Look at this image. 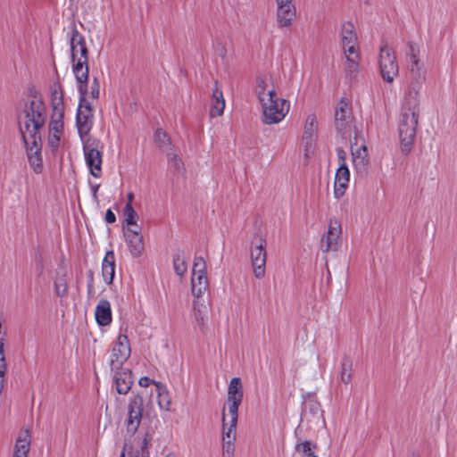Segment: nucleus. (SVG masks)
<instances>
[{
  "label": "nucleus",
  "mask_w": 457,
  "mask_h": 457,
  "mask_svg": "<svg viewBox=\"0 0 457 457\" xmlns=\"http://www.w3.org/2000/svg\"><path fill=\"white\" fill-rule=\"evenodd\" d=\"M193 316L201 331L207 328V306L200 298H195L193 302Z\"/></svg>",
  "instance_id": "5701e85b"
},
{
  "label": "nucleus",
  "mask_w": 457,
  "mask_h": 457,
  "mask_svg": "<svg viewBox=\"0 0 457 457\" xmlns=\"http://www.w3.org/2000/svg\"><path fill=\"white\" fill-rule=\"evenodd\" d=\"M350 180V171L345 163H340L335 176L334 194L337 198L344 195Z\"/></svg>",
  "instance_id": "dca6fc26"
},
{
  "label": "nucleus",
  "mask_w": 457,
  "mask_h": 457,
  "mask_svg": "<svg viewBox=\"0 0 457 457\" xmlns=\"http://www.w3.org/2000/svg\"><path fill=\"white\" fill-rule=\"evenodd\" d=\"M342 47L345 57H351L352 55H360L358 41L355 43L342 45Z\"/></svg>",
  "instance_id": "a19ab883"
},
{
  "label": "nucleus",
  "mask_w": 457,
  "mask_h": 457,
  "mask_svg": "<svg viewBox=\"0 0 457 457\" xmlns=\"http://www.w3.org/2000/svg\"><path fill=\"white\" fill-rule=\"evenodd\" d=\"M70 46L72 63L79 62V61L84 62V63L88 62L87 48L86 46L85 37L76 29H74L71 32Z\"/></svg>",
  "instance_id": "4468645a"
},
{
  "label": "nucleus",
  "mask_w": 457,
  "mask_h": 457,
  "mask_svg": "<svg viewBox=\"0 0 457 457\" xmlns=\"http://www.w3.org/2000/svg\"><path fill=\"white\" fill-rule=\"evenodd\" d=\"M254 93L261 104L265 124H277L285 119L290 110V102L278 96L271 75L257 76Z\"/></svg>",
  "instance_id": "f03ea898"
},
{
  "label": "nucleus",
  "mask_w": 457,
  "mask_h": 457,
  "mask_svg": "<svg viewBox=\"0 0 457 457\" xmlns=\"http://www.w3.org/2000/svg\"><path fill=\"white\" fill-rule=\"evenodd\" d=\"M143 397L137 395H134L129 403L128 406V419H127V430L134 434L141 422L143 411Z\"/></svg>",
  "instance_id": "ddd939ff"
},
{
  "label": "nucleus",
  "mask_w": 457,
  "mask_h": 457,
  "mask_svg": "<svg viewBox=\"0 0 457 457\" xmlns=\"http://www.w3.org/2000/svg\"><path fill=\"white\" fill-rule=\"evenodd\" d=\"M173 267L176 274L179 277H183L187 272V267L183 252H179L175 254L173 258Z\"/></svg>",
  "instance_id": "72a5a7b5"
},
{
  "label": "nucleus",
  "mask_w": 457,
  "mask_h": 457,
  "mask_svg": "<svg viewBox=\"0 0 457 457\" xmlns=\"http://www.w3.org/2000/svg\"><path fill=\"white\" fill-rule=\"evenodd\" d=\"M238 413H222V440L236 441Z\"/></svg>",
  "instance_id": "a211bd4d"
},
{
  "label": "nucleus",
  "mask_w": 457,
  "mask_h": 457,
  "mask_svg": "<svg viewBox=\"0 0 457 457\" xmlns=\"http://www.w3.org/2000/svg\"><path fill=\"white\" fill-rule=\"evenodd\" d=\"M147 446H148V440L146 437H145L142 441V444L140 445L141 448V453L137 454L135 456L130 455L129 457H148V452H147ZM127 449V445H125L124 450L122 451L120 457H125V451Z\"/></svg>",
  "instance_id": "49530a36"
},
{
  "label": "nucleus",
  "mask_w": 457,
  "mask_h": 457,
  "mask_svg": "<svg viewBox=\"0 0 457 457\" xmlns=\"http://www.w3.org/2000/svg\"><path fill=\"white\" fill-rule=\"evenodd\" d=\"M312 443L310 441H303L302 443H299L295 445V449L298 452H302L303 454H305L308 457H313L315 456L312 451Z\"/></svg>",
  "instance_id": "a18cd8bd"
},
{
  "label": "nucleus",
  "mask_w": 457,
  "mask_h": 457,
  "mask_svg": "<svg viewBox=\"0 0 457 457\" xmlns=\"http://www.w3.org/2000/svg\"><path fill=\"white\" fill-rule=\"evenodd\" d=\"M86 163L92 176L100 178L102 175V152L100 142L95 138L82 140Z\"/></svg>",
  "instance_id": "0eeeda50"
},
{
  "label": "nucleus",
  "mask_w": 457,
  "mask_h": 457,
  "mask_svg": "<svg viewBox=\"0 0 457 457\" xmlns=\"http://www.w3.org/2000/svg\"><path fill=\"white\" fill-rule=\"evenodd\" d=\"M378 65L382 79L392 83L399 74V66L394 50L384 44L379 48Z\"/></svg>",
  "instance_id": "423d86ee"
},
{
  "label": "nucleus",
  "mask_w": 457,
  "mask_h": 457,
  "mask_svg": "<svg viewBox=\"0 0 457 457\" xmlns=\"http://www.w3.org/2000/svg\"><path fill=\"white\" fill-rule=\"evenodd\" d=\"M90 187H91L92 196L96 201L97 200V191L100 187V185L99 184H96V185L91 184Z\"/></svg>",
  "instance_id": "864d4df0"
},
{
  "label": "nucleus",
  "mask_w": 457,
  "mask_h": 457,
  "mask_svg": "<svg viewBox=\"0 0 457 457\" xmlns=\"http://www.w3.org/2000/svg\"><path fill=\"white\" fill-rule=\"evenodd\" d=\"M360 55L345 57V71L348 75L355 74L360 69Z\"/></svg>",
  "instance_id": "f704fd0d"
},
{
  "label": "nucleus",
  "mask_w": 457,
  "mask_h": 457,
  "mask_svg": "<svg viewBox=\"0 0 457 457\" xmlns=\"http://www.w3.org/2000/svg\"><path fill=\"white\" fill-rule=\"evenodd\" d=\"M352 156L355 170L359 172L366 171L369 164L367 147L361 145L356 149L352 148Z\"/></svg>",
  "instance_id": "bb28decb"
},
{
  "label": "nucleus",
  "mask_w": 457,
  "mask_h": 457,
  "mask_svg": "<svg viewBox=\"0 0 457 457\" xmlns=\"http://www.w3.org/2000/svg\"><path fill=\"white\" fill-rule=\"evenodd\" d=\"M102 275L106 284H112L115 276V255L108 251L102 262Z\"/></svg>",
  "instance_id": "a878e982"
},
{
  "label": "nucleus",
  "mask_w": 457,
  "mask_h": 457,
  "mask_svg": "<svg viewBox=\"0 0 457 457\" xmlns=\"http://www.w3.org/2000/svg\"><path fill=\"white\" fill-rule=\"evenodd\" d=\"M408 68L411 76V82L403 98H409L411 95L416 100L420 101V92L427 78L425 64L408 66Z\"/></svg>",
  "instance_id": "f8f14e48"
},
{
  "label": "nucleus",
  "mask_w": 457,
  "mask_h": 457,
  "mask_svg": "<svg viewBox=\"0 0 457 457\" xmlns=\"http://www.w3.org/2000/svg\"><path fill=\"white\" fill-rule=\"evenodd\" d=\"M337 155L341 162L340 163H345V152L344 150L340 149L337 151Z\"/></svg>",
  "instance_id": "5fc2aeb1"
},
{
  "label": "nucleus",
  "mask_w": 457,
  "mask_h": 457,
  "mask_svg": "<svg viewBox=\"0 0 457 457\" xmlns=\"http://www.w3.org/2000/svg\"><path fill=\"white\" fill-rule=\"evenodd\" d=\"M62 134L63 133H52L49 131L48 145L52 151H55L58 149Z\"/></svg>",
  "instance_id": "37998d69"
},
{
  "label": "nucleus",
  "mask_w": 457,
  "mask_h": 457,
  "mask_svg": "<svg viewBox=\"0 0 457 457\" xmlns=\"http://www.w3.org/2000/svg\"><path fill=\"white\" fill-rule=\"evenodd\" d=\"M296 18V8L295 5L277 8L276 11V21L278 27L289 28Z\"/></svg>",
  "instance_id": "412c9836"
},
{
  "label": "nucleus",
  "mask_w": 457,
  "mask_h": 457,
  "mask_svg": "<svg viewBox=\"0 0 457 457\" xmlns=\"http://www.w3.org/2000/svg\"><path fill=\"white\" fill-rule=\"evenodd\" d=\"M104 220L107 223H114L115 222L116 217L111 209H108L106 211Z\"/></svg>",
  "instance_id": "8fccbe9b"
},
{
  "label": "nucleus",
  "mask_w": 457,
  "mask_h": 457,
  "mask_svg": "<svg viewBox=\"0 0 457 457\" xmlns=\"http://www.w3.org/2000/svg\"><path fill=\"white\" fill-rule=\"evenodd\" d=\"M235 441L222 440V457H234Z\"/></svg>",
  "instance_id": "79ce46f5"
},
{
  "label": "nucleus",
  "mask_w": 457,
  "mask_h": 457,
  "mask_svg": "<svg viewBox=\"0 0 457 457\" xmlns=\"http://www.w3.org/2000/svg\"><path fill=\"white\" fill-rule=\"evenodd\" d=\"M168 161L169 164L171 168H173L178 172L184 171V163L182 160L175 154L170 153L168 154Z\"/></svg>",
  "instance_id": "ea45409f"
},
{
  "label": "nucleus",
  "mask_w": 457,
  "mask_h": 457,
  "mask_svg": "<svg viewBox=\"0 0 457 457\" xmlns=\"http://www.w3.org/2000/svg\"><path fill=\"white\" fill-rule=\"evenodd\" d=\"M208 287L206 263L203 257H195L191 278V289L195 298H200Z\"/></svg>",
  "instance_id": "6e6552de"
},
{
  "label": "nucleus",
  "mask_w": 457,
  "mask_h": 457,
  "mask_svg": "<svg viewBox=\"0 0 457 457\" xmlns=\"http://www.w3.org/2000/svg\"><path fill=\"white\" fill-rule=\"evenodd\" d=\"M130 355V345L126 335H120L112 349L110 366L112 370H118Z\"/></svg>",
  "instance_id": "1a4fd4ad"
},
{
  "label": "nucleus",
  "mask_w": 457,
  "mask_h": 457,
  "mask_svg": "<svg viewBox=\"0 0 457 457\" xmlns=\"http://www.w3.org/2000/svg\"><path fill=\"white\" fill-rule=\"evenodd\" d=\"M30 449V436L28 430L21 432L16 439L12 457H28Z\"/></svg>",
  "instance_id": "393cba45"
},
{
  "label": "nucleus",
  "mask_w": 457,
  "mask_h": 457,
  "mask_svg": "<svg viewBox=\"0 0 457 457\" xmlns=\"http://www.w3.org/2000/svg\"><path fill=\"white\" fill-rule=\"evenodd\" d=\"M154 139L159 144L160 147H164L170 144V137L162 129H157L154 134Z\"/></svg>",
  "instance_id": "c03bdc74"
},
{
  "label": "nucleus",
  "mask_w": 457,
  "mask_h": 457,
  "mask_svg": "<svg viewBox=\"0 0 457 457\" xmlns=\"http://www.w3.org/2000/svg\"><path fill=\"white\" fill-rule=\"evenodd\" d=\"M93 123L94 115L91 107L88 104L83 105L82 104H79L76 118V125L81 141L91 138L89 137V132L93 127Z\"/></svg>",
  "instance_id": "9b49d317"
},
{
  "label": "nucleus",
  "mask_w": 457,
  "mask_h": 457,
  "mask_svg": "<svg viewBox=\"0 0 457 457\" xmlns=\"http://www.w3.org/2000/svg\"><path fill=\"white\" fill-rule=\"evenodd\" d=\"M127 197H128V203L127 204H130L132 205V202H133V199H134V194L132 192H129L127 195Z\"/></svg>",
  "instance_id": "4d7b16f0"
},
{
  "label": "nucleus",
  "mask_w": 457,
  "mask_h": 457,
  "mask_svg": "<svg viewBox=\"0 0 457 457\" xmlns=\"http://www.w3.org/2000/svg\"><path fill=\"white\" fill-rule=\"evenodd\" d=\"M243 401V385L240 378H231L228 386L227 408L228 414L238 413V407Z\"/></svg>",
  "instance_id": "2eb2a0df"
},
{
  "label": "nucleus",
  "mask_w": 457,
  "mask_h": 457,
  "mask_svg": "<svg viewBox=\"0 0 457 457\" xmlns=\"http://www.w3.org/2000/svg\"><path fill=\"white\" fill-rule=\"evenodd\" d=\"M225 104L223 92L216 83L211 98L210 116L212 118L221 116L225 109Z\"/></svg>",
  "instance_id": "4be33fe9"
},
{
  "label": "nucleus",
  "mask_w": 457,
  "mask_h": 457,
  "mask_svg": "<svg viewBox=\"0 0 457 457\" xmlns=\"http://www.w3.org/2000/svg\"><path fill=\"white\" fill-rule=\"evenodd\" d=\"M157 388L158 395L157 402L158 405L162 410L169 411L171 404V399L166 386L161 382H154Z\"/></svg>",
  "instance_id": "c85d7f7f"
},
{
  "label": "nucleus",
  "mask_w": 457,
  "mask_h": 457,
  "mask_svg": "<svg viewBox=\"0 0 457 457\" xmlns=\"http://www.w3.org/2000/svg\"><path fill=\"white\" fill-rule=\"evenodd\" d=\"M151 383L154 384V381L150 379L148 377H142L138 381V384L144 387L149 386Z\"/></svg>",
  "instance_id": "3c124183"
},
{
  "label": "nucleus",
  "mask_w": 457,
  "mask_h": 457,
  "mask_svg": "<svg viewBox=\"0 0 457 457\" xmlns=\"http://www.w3.org/2000/svg\"><path fill=\"white\" fill-rule=\"evenodd\" d=\"M277 8L295 5L294 0H276Z\"/></svg>",
  "instance_id": "09e8293b"
},
{
  "label": "nucleus",
  "mask_w": 457,
  "mask_h": 457,
  "mask_svg": "<svg viewBox=\"0 0 457 457\" xmlns=\"http://www.w3.org/2000/svg\"><path fill=\"white\" fill-rule=\"evenodd\" d=\"M358 41L357 35L354 31V26L352 22H345L341 29V44L347 45Z\"/></svg>",
  "instance_id": "7c9ffc66"
},
{
  "label": "nucleus",
  "mask_w": 457,
  "mask_h": 457,
  "mask_svg": "<svg viewBox=\"0 0 457 457\" xmlns=\"http://www.w3.org/2000/svg\"><path fill=\"white\" fill-rule=\"evenodd\" d=\"M124 237L131 255L133 257L141 256L145 250L142 234H137L133 231H124Z\"/></svg>",
  "instance_id": "6ab92c4d"
},
{
  "label": "nucleus",
  "mask_w": 457,
  "mask_h": 457,
  "mask_svg": "<svg viewBox=\"0 0 457 457\" xmlns=\"http://www.w3.org/2000/svg\"><path fill=\"white\" fill-rule=\"evenodd\" d=\"M87 292L91 294L93 292V274L90 273V281L87 285Z\"/></svg>",
  "instance_id": "6e6d98bb"
},
{
  "label": "nucleus",
  "mask_w": 457,
  "mask_h": 457,
  "mask_svg": "<svg viewBox=\"0 0 457 457\" xmlns=\"http://www.w3.org/2000/svg\"><path fill=\"white\" fill-rule=\"evenodd\" d=\"M408 66L424 64L420 59V46L415 42H409L406 51Z\"/></svg>",
  "instance_id": "cd10ccee"
},
{
  "label": "nucleus",
  "mask_w": 457,
  "mask_h": 457,
  "mask_svg": "<svg viewBox=\"0 0 457 457\" xmlns=\"http://www.w3.org/2000/svg\"><path fill=\"white\" fill-rule=\"evenodd\" d=\"M46 120V105L40 97L28 99L19 115V127L29 163L37 174L43 171L40 129Z\"/></svg>",
  "instance_id": "f257e3e1"
},
{
  "label": "nucleus",
  "mask_w": 457,
  "mask_h": 457,
  "mask_svg": "<svg viewBox=\"0 0 457 457\" xmlns=\"http://www.w3.org/2000/svg\"><path fill=\"white\" fill-rule=\"evenodd\" d=\"M266 245L265 237L258 234H255L251 241L250 260L253 274L258 279L265 276L267 260Z\"/></svg>",
  "instance_id": "39448f33"
},
{
  "label": "nucleus",
  "mask_w": 457,
  "mask_h": 457,
  "mask_svg": "<svg viewBox=\"0 0 457 457\" xmlns=\"http://www.w3.org/2000/svg\"><path fill=\"white\" fill-rule=\"evenodd\" d=\"M124 231H133L141 234V227L136 222V225H128Z\"/></svg>",
  "instance_id": "603ef678"
},
{
  "label": "nucleus",
  "mask_w": 457,
  "mask_h": 457,
  "mask_svg": "<svg viewBox=\"0 0 457 457\" xmlns=\"http://www.w3.org/2000/svg\"><path fill=\"white\" fill-rule=\"evenodd\" d=\"M317 130V120L316 117L312 114L309 115L305 120L303 127V139L306 144L312 145L315 138Z\"/></svg>",
  "instance_id": "c756f323"
},
{
  "label": "nucleus",
  "mask_w": 457,
  "mask_h": 457,
  "mask_svg": "<svg viewBox=\"0 0 457 457\" xmlns=\"http://www.w3.org/2000/svg\"><path fill=\"white\" fill-rule=\"evenodd\" d=\"M366 4H369L371 0H363Z\"/></svg>",
  "instance_id": "052dcab7"
},
{
  "label": "nucleus",
  "mask_w": 457,
  "mask_h": 457,
  "mask_svg": "<svg viewBox=\"0 0 457 457\" xmlns=\"http://www.w3.org/2000/svg\"><path fill=\"white\" fill-rule=\"evenodd\" d=\"M4 343L3 342V339H0V394L2 393V390L4 388V375L7 369L4 352Z\"/></svg>",
  "instance_id": "4c0bfd02"
},
{
  "label": "nucleus",
  "mask_w": 457,
  "mask_h": 457,
  "mask_svg": "<svg viewBox=\"0 0 457 457\" xmlns=\"http://www.w3.org/2000/svg\"><path fill=\"white\" fill-rule=\"evenodd\" d=\"M420 114V101L411 95L409 98H403L398 122V132L401 151L404 154L411 153Z\"/></svg>",
  "instance_id": "7ed1b4c3"
},
{
  "label": "nucleus",
  "mask_w": 457,
  "mask_h": 457,
  "mask_svg": "<svg viewBox=\"0 0 457 457\" xmlns=\"http://www.w3.org/2000/svg\"><path fill=\"white\" fill-rule=\"evenodd\" d=\"M100 94V82L97 78H93L90 85V90L87 89V94L85 96H81V101L85 100L87 96H90L91 98L96 100L99 98Z\"/></svg>",
  "instance_id": "58836bf2"
},
{
  "label": "nucleus",
  "mask_w": 457,
  "mask_h": 457,
  "mask_svg": "<svg viewBox=\"0 0 457 457\" xmlns=\"http://www.w3.org/2000/svg\"><path fill=\"white\" fill-rule=\"evenodd\" d=\"M335 127L344 139L351 138L354 134V144H357L356 127L351 108L345 100H340L335 110Z\"/></svg>",
  "instance_id": "20e7f679"
},
{
  "label": "nucleus",
  "mask_w": 457,
  "mask_h": 457,
  "mask_svg": "<svg viewBox=\"0 0 457 457\" xmlns=\"http://www.w3.org/2000/svg\"><path fill=\"white\" fill-rule=\"evenodd\" d=\"M96 320L100 326H107L112 321V310L110 303L102 299L97 303L95 311Z\"/></svg>",
  "instance_id": "b1692460"
},
{
  "label": "nucleus",
  "mask_w": 457,
  "mask_h": 457,
  "mask_svg": "<svg viewBox=\"0 0 457 457\" xmlns=\"http://www.w3.org/2000/svg\"><path fill=\"white\" fill-rule=\"evenodd\" d=\"M124 222L128 225H136L138 215L130 204H127L123 209Z\"/></svg>",
  "instance_id": "e433bc0d"
},
{
  "label": "nucleus",
  "mask_w": 457,
  "mask_h": 457,
  "mask_svg": "<svg viewBox=\"0 0 457 457\" xmlns=\"http://www.w3.org/2000/svg\"><path fill=\"white\" fill-rule=\"evenodd\" d=\"M116 390L120 395H126L133 384L132 373L128 369L113 370Z\"/></svg>",
  "instance_id": "f3484780"
},
{
  "label": "nucleus",
  "mask_w": 457,
  "mask_h": 457,
  "mask_svg": "<svg viewBox=\"0 0 457 457\" xmlns=\"http://www.w3.org/2000/svg\"><path fill=\"white\" fill-rule=\"evenodd\" d=\"M341 381L349 384L353 377V361L349 356H345L341 361Z\"/></svg>",
  "instance_id": "2f4dec72"
},
{
  "label": "nucleus",
  "mask_w": 457,
  "mask_h": 457,
  "mask_svg": "<svg viewBox=\"0 0 457 457\" xmlns=\"http://www.w3.org/2000/svg\"><path fill=\"white\" fill-rule=\"evenodd\" d=\"M342 228L340 221L336 219H330L328 221V231L321 239L320 248L324 253L337 251L340 246V236Z\"/></svg>",
  "instance_id": "9d476101"
},
{
  "label": "nucleus",
  "mask_w": 457,
  "mask_h": 457,
  "mask_svg": "<svg viewBox=\"0 0 457 457\" xmlns=\"http://www.w3.org/2000/svg\"><path fill=\"white\" fill-rule=\"evenodd\" d=\"M217 52L220 56H224L226 54V49L222 46L217 50Z\"/></svg>",
  "instance_id": "13d9d810"
},
{
  "label": "nucleus",
  "mask_w": 457,
  "mask_h": 457,
  "mask_svg": "<svg viewBox=\"0 0 457 457\" xmlns=\"http://www.w3.org/2000/svg\"><path fill=\"white\" fill-rule=\"evenodd\" d=\"M52 114H64V104L62 93L60 90L54 89L52 93Z\"/></svg>",
  "instance_id": "473e14b6"
},
{
  "label": "nucleus",
  "mask_w": 457,
  "mask_h": 457,
  "mask_svg": "<svg viewBox=\"0 0 457 457\" xmlns=\"http://www.w3.org/2000/svg\"><path fill=\"white\" fill-rule=\"evenodd\" d=\"M63 115L52 114L49 123V131L52 133H63Z\"/></svg>",
  "instance_id": "c9c22d12"
},
{
  "label": "nucleus",
  "mask_w": 457,
  "mask_h": 457,
  "mask_svg": "<svg viewBox=\"0 0 457 457\" xmlns=\"http://www.w3.org/2000/svg\"><path fill=\"white\" fill-rule=\"evenodd\" d=\"M72 71L78 83V90L80 96H85L87 94V83L88 80L87 62L84 63V62L79 61V62L72 63Z\"/></svg>",
  "instance_id": "aec40b11"
},
{
  "label": "nucleus",
  "mask_w": 457,
  "mask_h": 457,
  "mask_svg": "<svg viewBox=\"0 0 457 457\" xmlns=\"http://www.w3.org/2000/svg\"><path fill=\"white\" fill-rule=\"evenodd\" d=\"M55 292L61 297L67 294V284L64 279L60 278L55 282Z\"/></svg>",
  "instance_id": "de8ad7c7"
},
{
  "label": "nucleus",
  "mask_w": 457,
  "mask_h": 457,
  "mask_svg": "<svg viewBox=\"0 0 457 457\" xmlns=\"http://www.w3.org/2000/svg\"><path fill=\"white\" fill-rule=\"evenodd\" d=\"M165 457H178V456L174 453H170Z\"/></svg>",
  "instance_id": "bf43d9fd"
}]
</instances>
